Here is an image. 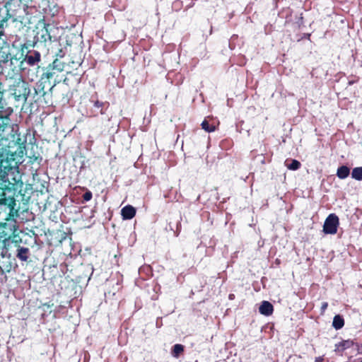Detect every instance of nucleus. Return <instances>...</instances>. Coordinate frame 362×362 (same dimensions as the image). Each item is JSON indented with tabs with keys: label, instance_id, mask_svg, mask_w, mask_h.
<instances>
[{
	"label": "nucleus",
	"instance_id": "obj_11",
	"mask_svg": "<svg viewBox=\"0 0 362 362\" xmlns=\"http://www.w3.org/2000/svg\"><path fill=\"white\" fill-rule=\"evenodd\" d=\"M28 251V249H27V248L21 247V248L18 249V257L22 260H26L28 258V257H27Z\"/></svg>",
	"mask_w": 362,
	"mask_h": 362
},
{
	"label": "nucleus",
	"instance_id": "obj_6",
	"mask_svg": "<svg viewBox=\"0 0 362 362\" xmlns=\"http://www.w3.org/2000/svg\"><path fill=\"white\" fill-rule=\"evenodd\" d=\"M353 344V342L349 340L346 341H342L338 344H336V351H342L344 349H346L349 347H351Z\"/></svg>",
	"mask_w": 362,
	"mask_h": 362
},
{
	"label": "nucleus",
	"instance_id": "obj_5",
	"mask_svg": "<svg viewBox=\"0 0 362 362\" xmlns=\"http://www.w3.org/2000/svg\"><path fill=\"white\" fill-rule=\"evenodd\" d=\"M349 173H350L349 168L348 167L344 165V166H341L338 168L337 172V175L340 179H345L349 176Z\"/></svg>",
	"mask_w": 362,
	"mask_h": 362
},
{
	"label": "nucleus",
	"instance_id": "obj_1",
	"mask_svg": "<svg viewBox=\"0 0 362 362\" xmlns=\"http://www.w3.org/2000/svg\"><path fill=\"white\" fill-rule=\"evenodd\" d=\"M338 225V217L333 214H329L325 221L323 231L327 234H335L337 231Z\"/></svg>",
	"mask_w": 362,
	"mask_h": 362
},
{
	"label": "nucleus",
	"instance_id": "obj_15",
	"mask_svg": "<svg viewBox=\"0 0 362 362\" xmlns=\"http://www.w3.org/2000/svg\"><path fill=\"white\" fill-rule=\"evenodd\" d=\"M91 198H92V193L90 191L86 192L83 194V199L86 202L90 201L91 199Z\"/></svg>",
	"mask_w": 362,
	"mask_h": 362
},
{
	"label": "nucleus",
	"instance_id": "obj_13",
	"mask_svg": "<svg viewBox=\"0 0 362 362\" xmlns=\"http://www.w3.org/2000/svg\"><path fill=\"white\" fill-rule=\"evenodd\" d=\"M15 0H8L6 4V8H7L8 11H12L13 8H12V6L13 5V1ZM23 1H25V0H18V6H20V4L21 3H23Z\"/></svg>",
	"mask_w": 362,
	"mask_h": 362
},
{
	"label": "nucleus",
	"instance_id": "obj_12",
	"mask_svg": "<svg viewBox=\"0 0 362 362\" xmlns=\"http://www.w3.org/2000/svg\"><path fill=\"white\" fill-rule=\"evenodd\" d=\"M183 351V346L181 344H175L173 346V355L177 357L178 355Z\"/></svg>",
	"mask_w": 362,
	"mask_h": 362
},
{
	"label": "nucleus",
	"instance_id": "obj_4",
	"mask_svg": "<svg viewBox=\"0 0 362 362\" xmlns=\"http://www.w3.org/2000/svg\"><path fill=\"white\" fill-rule=\"evenodd\" d=\"M211 120V118L205 119L202 123V127L204 129L206 132H211L215 131L216 128V125L214 122H212L210 124V121Z\"/></svg>",
	"mask_w": 362,
	"mask_h": 362
},
{
	"label": "nucleus",
	"instance_id": "obj_20",
	"mask_svg": "<svg viewBox=\"0 0 362 362\" xmlns=\"http://www.w3.org/2000/svg\"><path fill=\"white\" fill-rule=\"evenodd\" d=\"M315 362H322V358L321 357H318L315 359Z\"/></svg>",
	"mask_w": 362,
	"mask_h": 362
},
{
	"label": "nucleus",
	"instance_id": "obj_17",
	"mask_svg": "<svg viewBox=\"0 0 362 362\" xmlns=\"http://www.w3.org/2000/svg\"><path fill=\"white\" fill-rule=\"evenodd\" d=\"M58 60H54L53 62V66L54 68H57L59 70H62V67H59Z\"/></svg>",
	"mask_w": 362,
	"mask_h": 362
},
{
	"label": "nucleus",
	"instance_id": "obj_14",
	"mask_svg": "<svg viewBox=\"0 0 362 362\" xmlns=\"http://www.w3.org/2000/svg\"><path fill=\"white\" fill-rule=\"evenodd\" d=\"M2 182H3V179H2L1 175H0V202L3 201L4 199V196H5L4 189L2 187V185H3Z\"/></svg>",
	"mask_w": 362,
	"mask_h": 362
},
{
	"label": "nucleus",
	"instance_id": "obj_16",
	"mask_svg": "<svg viewBox=\"0 0 362 362\" xmlns=\"http://www.w3.org/2000/svg\"><path fill=\"white\" fill-rule=\"evenodd\" d=\"M45 35H42V38H43V40L44 41H47V40H50L51 39V36L47 33V29L46 28H45Z\"/></svg>",
	"mask_w": 362,
	"mask_h": 362
},
{
	"label": "nucleus",
	"instance_id": "obj_19",
	"mask_svg": "<svg viewBox=\"0 0 362 362\" xmlns=\"http://www.w3.org/2000/svg\"><path fill=\"white\" fill-rule=\"evenodd\" d=\"M3 156V148H0V163H1V157Z\"/></svg>",
	"mask_w": 362,
	"mask_h": 362
},
{
	"label": "nucleus",
	"instance_id": "obj_8",
	"mask_svg": "<svg viewBox=\"0 0 362 362\" xmlns=\"http://www.w3.org/2000/svg\"><path fill=\"white\" fill-rule=\"evenodd\" d=\"M332 325L335 329H341L344 326V320L339 315H336L334 317Z\"/></svg>",
	"mask_w": 362,
	"mask_h": 362
},
{
	"label": "nucleus",
	"instance_id": "obj_9",
	"mask_svg": "<svg viewBox=\"0 0 362 362\" xmlns=\"http://www.w3.org/2000/svg\"><path fill=\"white\" fill-rule=\"evenodd\" d=\"M286 166L289 169L292 170H297L300 168V163L296 160H292L290 162L286 161Z\"/></svg>",
	"mask_w": 362,
	"mask_h": 362
},
{
	"label": "nucleus",
	"instance_id": "obj_21",
	"mask_svg": "<svg viewBox=\"0 0 362 362\" xmlns=\"http://www.w3.org/2000/svg\"><path fill=\"white\" fill-rule=\"evenodd\" d=\"M360 362H362V361H360Z\"/></svg>",
	"mask_w": 362,
	"mask_h": 362
},
{
	"label": "nucleus",
	"instance_id": "obj_7",
	"mask_svg": "<svg viewBox=\"0 0 362 362\" xmlns=\"http://www.w3.org/2000/svg\"><path fill=\"white\" fill-rule=\"evenodd\" d=\"M351 177L356 180H362V167L354 168L351 172Z\"/></svg>",
	"mask_w": 362,
	"mask_h": 362
},
{
	"label": "nucleus",
	"instance_id": "obj_10",
	"mask_svg": "<svg viewBox=\"0 0 362 362\" xmlns=\"http://www.w3.org/2000/svg\"><path fill=\"white\" fill-rule=\"evenodd\" d=\"M40 59V54L36 53L35 56H28L26 61L30 65H34L37 62H39Z\"/></svg>",
	"mask_w": 362,
	"mask_h": 362
},
{
	"label": "nucleus",
	"instance_id": "obj_3",
	"mask_svg": "<svg viewBox=\"0 0 362 362\" xmlns=\"http://www.w3.org/2000/svg\"><path fill=\"white\" fill-rule=\"evenodd\" d=\"M259 313L264 315H270L273 312V306L268 301H263L259 306Z\"/></svg>",
	"mask_w": 362,
	"mask_h": 362
},
{
	"label": "nucleus",
	"instance_id": "obj_2",
	"mask_svg": "<svg viewBox=\"0 0 362 362\" xmlns=\"http://www.w3.org/2000/svg\"><path fill=\"white\" fill-rule=\"evenodd\" d=\"M135 214L136 209L131 205H127L121 210V215L124 220L132 219L135 216Z\"/></svg>",
	"mask_w": 362,
	"mask_h": 362
},
{
	"label": "nucleus",
	"instance_id": "obj_18",
	"mask_svg": "<svg viewBox=\"0 0 362 362\" xmlns=\"http://www.w3.org/2000/svg\"><path fill=\"white\" fill-rule=\"evenodd\" d=\"M327 305H327V303H324L322 304V310L323 311H324V310H325L327 309Z\"/></svg>",
	"mask_w": 362,
	"mask_h": 362
}]
</instances>
